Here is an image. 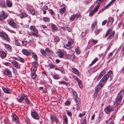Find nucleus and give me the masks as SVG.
I'll return each mask as SVG.
<instances>
[{
  "instance_id": "nucleus-1",
  "label": "nucleus",
  "mask_w": 124,
  "mask_h": 124,
  "mask_svg": "<svg viewBox=\"0 0 124 124\" xmlns=\"http://www.w3.org/2000/svg\"><path fill=\"white\" fill-rule=\"evenodd\" d=\"M124 95V94H122L121 92H120L119 93L118 96L116 97L114 102V105L115 108H118L120 107Z\"/></svg>"
},
{
  "instance_id": "nucleus-56",
  "label": "nucleus",
  "mask_w": 124,
  "mask_h": 124,
  "mask_svg": "<svg viewBox=\"0 0 124 124\" xmlns=\"http://www.w3.org/2000/svg\"><path fill=\"white\" fill-rule=\"evenodd\" d=\"M13 72L15 74H17V70L15 68H13Z\"/></svg>"
},
{
  "instance_id": "nucleus-19",
  "label": "nucleus",
  "mask_w": 124,
  "mask_h": 124,
  "mask_svg": "<svg viewBox=\"0 0 124 124\" xmlns=\"http://www.w3.org/2000/svg\"><path fill=\"white\" fill-rule=\"evenodd\" d=\"M63 124H68V119L66 116H63Z\"/></svg>"
},
{
  "instance_id": "nucleus-57",
  "label": "nucleus",
  "mask_w": 124,
  "mask_h": 124,
  "mask_svg": "<svg viewBox=\"0 0 124 124\" xmlns=\"http://www.w3.org/2000/svg\"><path fill=\"white\" fill-rule=\"evenodd\" d=\"M24 99L25 102L27 104H29V101L26 97L24 98Z\"/></svg>"
},
{
  "instance_id": "nucleus-11",
  "label": "nucleus",
  "mask_w": 124,
  "mask_h": 124,
  "mask_svg": "<svg viewBox=\"0 0 124 124\" xmlns=\"http://www.w3.org/2000/svg\"><path fill=\"white\" fill-rule=\"evenodd\" d=\"M104 85L103 84H102V83L100 82L97 86L95 87V90L96 91H98V92L101 88Z\"/></svg>"
},
{
  "instance_id": "nucleus-33",
  "label": "nucleus",
  "mask_w": 124,
  "mask_h": 124,
  "mask_svg": "<svg viewBox=\"0 0 124 124\" xmlns=\"http://www.w3.org/2000/svg\"><path fill=\"white\" fill-rule=\"evenodd\" d=\"M52 76L54 79H59V76L57 75L52 74Z\"/></svg>"
},
{
  "instance_id": "nucleus-61",
  "label": "nucleus",
  "mask_w": 124,
  "mask_h": 124,
  "mask_svg": "<svg viewBox=\"0 0 124 124\" xmlns=\"http://www.w3.org/2000/svg\"><path fill=\"white\" fill-rule=\"evenodd\" d=\"M50 11V13L51 15H54V12L53 11L52 9H50L49 10H48Z\"/></svg>"
},
{
  "instance_id": "nucleus-54",
  "label": "nucleus",
  "mask_w": 124,
  "mask_h": 124,
  "mask_svg": "<svg viewBox=\"0 0 124 124\" xmlns=\"http://www.w3.org/2000/svg\"><path fill=\"white\" fill-rule=\"evenodd\" d=\"M75 15V18L76 17L77 18H81V15L79 14H76Z\"/></svg>"
},
{
  "instance_id": "nucleus-5",
  "label": "nucleus",
  "mask_w": 124,
  "mask_h": 124,
  "mask_svg": "<svg viewBox=\"0 0 124 124\" xmlns=\"http://www.w3.org/2000/svg\"><path fill=\"white\" fill-rule=\"evenodd\" d=\"M12 121L13 122H15L16 124H19L20 121L18 119L17 116L15 114H13Z\"/></svg>"
},
{
  "instance_id": "nucleus-4",
  "label": "nucleus",
  "mask_w": 124,
  "mask_h": 124,
  "mask_svg": "<svg viewBox=\"0 0 124 124\" xmlns=\"http://www.w3.org/2000/svg\"><path fill=\"white\" fill-rule=\"evenodd\" d=\"M100 6L99 4H98L89 13V16H92L95 13L98 11Z\"/></svg>"
},
{
  "instance_id": "nucleus-53",
  "label": "nucleus",
  "mask_w": 124,
  "mask_h": 124,
  "mask_svg": "<svg viewBox=\"0 0 124 124\" xmlns=\"http://www.w3.org/2000/svg\"><path fill=\"white\" fill-rule=\"evenodd\" d=\"M98 93V91L95 90V93L93 95V96L95 97H97Z\"/></svg>"
},
{
  "instance_id": "nucleus-18",
  "label": "nucleus",
  "mask_w": 124,
  "mask_h": 124,
  "mask_svg": "<svg viewBox=\"0 0 124 124\" xmlns=\"http://www.w3.org/2000/svg\"><path fill=\"white\" fill-rule=\"evenodd\" d=\"M106 75H108V78H110L109 80H111L113 78V74L112 72L111 71H110L107 74H106Z\"/></svg>"
},
{
  "instance_id": "nucleus-39",
  "label": "nucleus",
  "mask_w": 124,
  "mask_h": 124,
  "mask_svg": "<svg viewBox=\"0 0 124 124\" xmlns=\"http://www.w3.org/2000/svg\"><path fill=\"white\" fill-rule=\"evenodd\" d=\"M4 46L5 48L8 50H9L10 49L11 47L9 45L5 44Z\"/></svg>"
},
{
  "instance_id": "nucleus-45",
  "label": "nucleus",
  "mask_w": 124,
  "mask_h": 124,
  "mask_svg": "<svg viewBox=\"0 0 124 124\" xmlns=\"http://www.w3.org/2000/svg\"><path fill=\"white\" fill-rule=\"evenodd\" d=\"M101 30L100 29L96 30L94 32L96 35H97L99 33Z\"/></svg>"
},
{
  "instance_id": "nucleus-50",
  "label": "nucleus",
  "mask_w": 124,
  "mask_h": 124,
  "mask_svg": "<svg viewBox=\"0 0 124 124\" xmlns=\"http://www.w3.org/2000/svg\"><path fill=\"white\" fill-rule=\"evenodd\" d=\"M111 5V4L109 2V4L106 5L104 7V9H107Z\"/></svg>"
},
{
  "instance_id": "nucleus-55",
  "label": "nucleus",
  "mask_w": 124,
  "mask_h": 124,
  "mask_svg": "<svg viewBox=\"0 0 124 124\" xmlns=\"http://www.w3.org/2000/svg\"><path fill=\"white\" fill-rule=\"evenodd\" d=\"M85 112H83L82 113H80L79 114V116L80 117H81L82 116L85 115Z\"/></svg>"
},
{
  "instance_id": "nucleus-58",
  "label": "nucleus",
  "mask_w": 124,
  "mask_h": 124,
  "mask_svg": "<svg viewBox=\"0 0 124 124\" xmlns=\"http://www.w3.org/2000/svg\"><path fill=\"white\" fill-rule=\"evenodd\" d=\"M67 115L70 116H71L72 115V113L70 111H67Z\"/></svg>"
},
{
  "instance_id": "nucleus-40",
  "label": "nucleus",
  "mask_w": 124,
  "mask_h": 124,
  "mask_svg": "<svg viewBox=\"0 0 124 124\" xmlns=\"http://www.w3.org/2000/svg\"><path fill=\"white\" fill-rule=\"evenodd\" d=\"M43 20L45 22H47L50 20V18L47 17H44Z\"/></svg>"
},
{
  "instance_id": "nucleus-64",
  "label": "nucleus",
  "mask_w": 124,
  "mask_h": 124,
  "mask_svg": "<svg viewBox=\"0 0 124 124\" xmlns=\"http://www.w3.org/2000/svg\"><path fill=\"white\" fill-rule=\"evenodd\" d=\"M87 121L85 119H84L82 122L81 123V124H86Z\"/></svg>"
},
{
  "instance_id": "nucleus-14",
  "label": "nucleus",
  "mask_w": 124,
  "mask_h": 124,
  "mask_svg": "<svg viewBox=\"0 0 124 124\" xmlns=\"http://www.w3.org/2000/svg\"><path fill=\"white\" fill-rule=\"evenodd\" d=\"M52 122L54 121L56 124H58V123H59L58 121V120L54 116H51L50 117Z\"/></svg>"
},
{
  "instance_id": "nucleus-25",
  "label": "nucleus",
  "mask_w": 124,
  "mask_h": 124,
  "mask_svg": "<svg viewBox=\"0 0 124 124\" xmlns=\"http://www.w3.org/2000/svg\"><path fill=\"white\" fill-rule=\"evenodd\" d=\"M72 92L74 95L73 98L75 101L77 100V94L76 91L74 90L72 91Z\"/></svg>"
},
{
  "instance_id": "nucleus-42",
  "label": "nucleus",
  "mask_w": 124,
  "mask_h": 124,
  "mask_svg": "<svg viewBox=\"0 0 124 124\" xmlns=\"http://www.w3.org/2000/svg\"><path fill=\"white\" fill-rule=\"evenodd\" d=\"M65 9L64 7L61 8L60 10V13L62 14H63L65 12Z\"/></svg>"
},
{
  "instance_id": "nucleus-59",
  "label": "nucleus",
  "mask_w": 124,
  "mask_h": 124,
  "mask_svg": "<svg viewBox=\"0 0 124 124\" xmlns=\"http://www.w3.org/2000/svg\"><path fill=\"white\" fill-rule=\"evenodd\" d=\"M22 43L23 44V46H26L27 44V42L25 41H22Z\"/></svg>"
},
{
  "instance_id": "nucleus-26",
  "label": "nucleus",
  "mask_w": 124,
  "mask_h": 124,
  "mask_svg": "<svg viewBox=\"0 0 124 124\" xmlns=\"http://www.w3.org/2000/svg\"><path fill=\"white\" fill-rule=\"evenodd\" d=\"M71 45V43L70 42H68L66 44L65 46H64V47L66 49H68V48L67 47H69L68 49H70V46Z\"/></svg>"
},
{
  "instance_id": "nucleus-20",
  "label": "nucleus",
  "mask_w": 124,
  "mask_h": 124,
  "mask_svg": "<svg viewBox=\"0 0 124 124\" xmlns=\"http://www.w3.org/2000/svg\"><path fill=\"white\" fill-rule=\"evenodd\" d=\"M30 29L31 30L33 31L36 33H38V31L37 29L34 26L31 25L30 27Z\"/></svg>"
},
{
  "instance_id": "nucleus-34",
  "label": "nucleus",
  "mask_w": 124,
  "mask_h": 124,
  "mask_svg": "<svg viewBox=\"0 0 124 124\" xmlns=\"http://www.w3.org/2000/svg\"><path fill=\"white\" fill-rule=\"evenodd\" d=\"M114 21V19L113 18L111 17L109 18V20L108 22V24H109L110 25H111Z\"/></svg>"
},
{
  "instance_id": "nucleus-28",
  "label": "nucleus",
  "mask_w": 124,
  "mask_h": 124,
  "mask_svg": "<svg viewBox=\"0 0 124 124\" xmlns=\"http://www.w3.org/2000/svg\"><path fill=\"white\" fill-rule=\"evenodd\" d=\"M37 68V67L34 66H32L31 69V72H35L36 71Z\"/></svg>"
},
{
  "instance_id": "nucleus-23",
  "label": "nucleus",
  "mask_w": 124,
  "mask_h": 124,
  "mask_svg": "<svg viewBox=\"0 0 124 124\" xmlns=\"http://www.w3.org/2000/svg\"><path fill=\"white\" fill-rule=\"evenodd\" d=\"M115 114L114 113L112 114V116L108 119V121H110L111 120V122H113V121L115 118Z\"/></svg>"
},
{
  "instance_id": "nucleus-7",
  "label": "nucleus",
  "mask_w": 124,
  "mask_h": 124,
  "mask_svg": "<svg viewBox=\"0 0 124 124\" xmlns=\"http://www.w3.org/2000/svg\"><path fill=\"white\" fill-rule=\"evenodd\" d=\"M66 55L67 56V58L73 60L74 59V54L71 52H66Z\"/></svg>"
},
{
  "instance_id": "nucleus-37",
  "label": "nucleus",
  "mask_w": 124,
  "mask_h": 124,
  "mask_svg": "<svg viewBox=\"0 0 124 124\" xmlns=\"http://www.w3.org/2000/svg\"><path fill=\"white\" fill-rule=\"evenodd\" d=\"M19 16L20 17L22 18L26 16L27 15L25 13H22Z\"/></svg>"
},
{
  "instance_id": "nucleus-13",
  "label": "nucleus",
  "mask_w": 124,
  "mask_h": 124,
  "mask_svg": "<svg viewBox=\"0 0 124 124\" xmlns=\"http://www.w3.org/2000/svg\"><path fill=\"white\" fill-rule=\"evenodd\" d=\"M7 54L6 52L4 51H0V56L2 59L5 57L6 56Z\"/></svg>"
},
{
  "instance_id": "nucleus-8",
  "label": "nucleus",
  "mask_w": 124,
  "mask_h": 124,
  "mask_svg": "<svg viewBox=\"0 0 124 124\" xmlns=\"http://www.w3.org/2000/svg\"><path fill=\"white\" fill-rule=\"evenodd\" d=\"M106 70H107V69L105 68L104 70H103L101 72L100 74L98 76V78H97V81H99L103 76L105 73Z\"/></svg>"
},
{
  "instance_id": "nucleus-3",
  "label": "nucleus",
  "mask_w": 124,
  "mask_h": 124,
  "mask_svg": "<svg viewBox=\"0 0 124 124\" xmlns=\"http://www.w3.org/2000/svg\"><path fill=\"white\" fill-rule=\"evenodd\" d=\"M8 15V13H5L4 11L0 12V21L6 18Z\"/></svg>"
},
{
  "instance_id": "nucleus-38",
  "label": "nucleus",
  "mask_w": 124,
  "mask_h": 124,
  "mask_svg": "<svg viewBox=\"0 0 124 124\" xmlns=\"http://www.w3.org/2000/svg\"><path fill=\"white\" fill-rule=\"evenodd\" d=\"M58 55L60 57L62 58L64 54L62 52H60L58 53Z\"/></svg>"
},
{
  "instance_id": "nucleus-31",
  "label": "nucleus",
  "mask_w": 124,
  "mask_h": 124,
  "mask_svg": "<svg viewBox=\"0 0 124 124\" xmlns=\"http://www.w3.org/2000/svg\"><path fill=\"white\" fill-rule=\"evenodd\" d=\"M40 52L44 56H46L47 54L46 52L43 49H41L40 50Z\"/></svg>"
},
{
  "instance_id": "nucleus-51",
  "label": "nucleus",
  "mask_w": 124,
  "mask_h": 124,
  "mask_svg": "<svg viewBox=\"0 0 124 124\" xmlns=\"http://www.w3.org/2000/svg\"><path fill=\"white\" fill-rule=\"evenodd\" d=\"M96 23V22H94L93 23H92L91 26V28L92 29H94V28L95 26Z\"/></svg>"
},
{
  "instance_id": "nucleus-60",
  "label": "nucleus",
  "mask_w": 124,
  "mask_h": 124,
  "mask_svg": "<svg viewBox=\"0 0 124 124\" xmlns=\"http://www.w3.org/2000/svg\"><path fill=\"white\" fill-rule=\"evenodd\" d=\"M66 29L69 32H70L71 31V29L69 27H66Z\"/></svg>"
},
{
  "instance_id": "nucleus-32",
  "label": "nucleus",
  "mask_w": 124,
  "mask_h": 124,
  "mask_svg": "<svg viewBox=\"0 0 124 124\" xmlns=\"http://www.w3.org/2000/svg\"><path fill=\"white\" fill-rule=\"evenodd\" d=\"M31 78L33 79H34L36 76L37 75L35 72H31Z\"/></svg>"
},
{
  "instance_id": "nucleus-17",
  "label": "nucleus",
  "mask_w": 124,
  "mask_h": 124,
  "mask_svg": "<svg viewBox=\"0 0 124 124\" xmlns=\"http://www.w3.org/2000/svg\"><path fill=\"white\" fill-rule=\"evenodd\" d=\"M22 52L23 54L27 56L30 55L31 54V53L28 51L27 50L25 49H23L22 51Z\"/></svg>"
},
{
  "instance_id": "nucleus-15",
  "label": "nucleus",
  "mask_w": 124,
  "mask_h": 124,
  "mask_svg": "<svg viewBox=\"0 0 124 124\" xmlns=\"http://www.w3.org/2000/svg\"><path fill=\"white\" fill-rule=\"evenodd\" d=\"M2 90L5 93H10V90L9 89L3 86H2Z\"/></svg>"
},
{
  "instance_id": "nucleus-29",
  "label": "nucleus",
  "mask_w": 124,
  "mask_h": 124,
  "mask_svg": "<svg viewBox=\"0 0 124 124\" xmlns=\"http://www.w3.org/2000/svg\"><path fill=\"white\" fill-rule=\"evenodd\" d=\"M109 33V36L108 38H107V39L109 38H111L113 37L115 34V32L114 31H110Z\"/></svg>"
},
{
  "instance_id": "nucleus-2",
  "label": "nucleus",
  "mask_w": 124,
  "mask_h": 124,
  "mask_svg": "<svg viewBox=\"0 0 124 124\" xmlns=\"http://www.w3.org/2000/svg\"><path fill=\"white\" fill-rule=\"evenodd\" d=\"M7 21L8 24L12 27L16 29H17L18 27V25L15 23L14 21L10 20H8Z\"/></svg>"
},
{
  "instance_id": "nucleus-10",
  "label": "nucleus",
  "mask_w": 124,
  "mask_h": 124,
  "mask_svg": "<svg viewBox=\"0 0 124 124\" xmlns=\"http://www.w3.org/2000/svg\"><path fill=\"white\" fill-rule=\"evenodd\" d=\"M108 75H105L104 77L102 78L100 81V82L102 83L104 85L107 81L108 79Z\"/></svg>"
},
{
  "instance_id": "nucleus-27",
  "label": "nucleus",
  "mask_w": 124,
  "mask_h": 124,
  "mask_svg": "<svg viewBox=\"0 0 124 124\" xmlns=\"http://www.w3.org/2000/svg\"><path fill=\"white\" fill-rule=\"evenodd\" d=\"M51 26H52V30L53 31H54L57 30V28L55 25L51 23Z\"/></svg>"
},
{
  "instance_id": "nucleus-6",
  "label": "nucleus",
  "mask_w": 124,
  "mask_h": 124,
  "mask_svg": "<svg viewBox=\"0 0 124 124\" xmlns=\"http://www.w3.org/2000/svg\"><path fill=\"white\" fill-rule=\"evenodd\" d=\"M113 107L110 105L107 106L104 109L105 112L107 114H108L110 112L113 110Z\"/></svg>"
},
{
  "instance_id": "nucleus-30",
  "label": "nucleus",
  "mask_w": 124,
  "mask_h": 124,
  "mask_svg": "<svg viewBox=\"0 0 124 124\" xmlns=\"http://www.w3.org/2000/svg\"><path fill=\"white\" fill-rule=\"evenodd\" d=\"M3 39L7 41H8L9 39V38L8 37V35L6 34L4 37H3Z\"/></svg>"
},
{
  "instance_id": "nucleus-48",
  "label": "nucleus",
  "mask_w": 124,
  "mask_h": 124,
  "mask_svg": "<svg viewBox=\"0 0 124 124\" xmlns=\"http://www.w3.org/2000/svg\"><path fill=\"white\" fill-rule=\"evenodd\" d=\"M54 40L55 42H58L59 41V38L57 36L55 37L54 38Z\"/></svg>"
},
{
  "instance_id": "nucleus-22",
  "label": "nucleus",
  "mask_w": 124,
  "mask_h": 124,
  "mask_svg": "<svg viewBox=\"0 0 124 124\" xmlns=\"http://www.w3.org/2000/svg\"><path fill=\"white\" fill-rule=\"evenodd\" d=\"M25 97L26 96L24 94H23L21 96L20 98L18 100V101L20 103L21 102Z\"/></svg>"
},
{
  "instance_id": "nucleus-44",
  "label": "nucleus",
  "mask_w": 124,
  "mask_h": 124,
  "mask_svg": "<svg viewBox=\"0 0 124 124\" xmlns=\"http://www.w3.org/2000/svg\"><path fill=\"white\" fill-rule=\"evenodd\" d=\"M76 80L79 85L80 84H81V82L80 80L76 76H74Z\"/></svg>"
},
{
  "instance_id": "nucleus-36",
  "label": "nucleus",
  "mask_w": 124,
  "mask_h": 124,
  "mask_svg": "<svg viewBox=\"0 0 124 124\" xmlns=\"http://www.w3.org/2000/svg\"><path fill=\"white\" fill-rule=\"evenodd\" d=\"M32 57H33V58H34L35 60H37L38 57L37 55L35 53H33L32 54Z\"/></svg>"
},
{
  "instance_id": "nucleus-24",
  "label": "nucleus",
  "mask_w": 124,
  "mask_h": 124,
  "mask_svg": "<svg viewBox=\"0 0 124 124\" xmlns=\"http://www.w3.org/2000/svg\"><path fill=\"white\" fill-rule=\"evenodd\" d=\"M71 71L72 72L75 73L76 75H78L79 73L78 70L76 69L71 68Z\"/></svg>"
},
{
  "instance_id": "nucleus-52",
  "label": "nucleus",
  "mask_w": 124,
  "mask_h": 124,
  "mask_svg": "<svg viewBox=\"0 0 124 124\" xmlns=\"http://www.w3.org/2000/svg\"><path fill=\"white\" fill-rule=\"evenodd\" d=\"M20 62L23 63L24 62V60L23 58L21 57H19V60Z\"/></svg>"
},
{
  "instance_id": "nucleus-49",
  "label": "nucleus",
  "mask_w": 124,
  "mask_h": 124,
  "mask_svg": "<svg viewBox=\"0 0 124 124\" xmlns=\"http://www.w3.org/2000/svg\"><path fill=\"white\" fill-rule=\"evenodd\" d=\"M98 60L97 58H95L94 60L90 64V65H92L94 64L95 62L97 61Z\"/></svg>"
},
{
  "instance_id": "nucleus-62",
  "label": "nucleus",
  "mask_w": 124,
  "mask_h": 124,
  "mask_svg": "<svg viewBox=\"0 0 124 124\" xmlns=\"http://www.w3.org/2000/svg\"><path fill=\"white\" fill-rule=\"evenodd\" d=\"M105 9H104V8H102L98 12V14H99L100 13H101V12L103 11Z\"/></svg>"
},
{
  "instance_id": "nucleus-46",
  "label": "nucleus",
  "mask_w": 124,
  "mask_h": 124,
  "mask_svg": "<svg viewBox=\"0 0 124 124\" xmlns=\"http://www.w3.org/2000/svg\"><path fill=\"white\" fill-rule=\"evenodd\" d=\"M75 18V15H71L70 18V19L71 21L73 20Z\"/></svg>"
},
{
  "instance_id": "nucleus-9",
  "label": "nucleus",
  "mask_w": 124,
  "mask_h": 124,
  "mask_svg": "<svg viewBox=\"0 0 124 124\" xmlns=\"http://www.w3.org/2000/svg\"><path fill=\"white\" fill-rule=\"evenodd\" d=\"M32 116L34 119L39 120V116L37 113L35 112H33L31 114Z\"/></svg>"
},
{
  "instance_id": "nucleus-47",
  "label": "nucleus",
  "mask_w": 124,
  "mask_h": 124,
  "mask_svg": "<svg viewBox=\"0 0 124 124\" xmlns=\"http://www.w3.org/2000/svg\"><path fill=\"white\" fill-rule=\"evenodd\" d=\"M35 61L33 62V66H34L37 67L38 65V64L37 62V60H35Z\"/></svg>"
},
{
  "instance_id": "nucleus-21",
  "label": "nucleus",
  "mask_w": 124,
  "mask_h": 124,
  "mask_svg": "<svg viewBox=\"0 0 124 124\" xmlns=\"http://www.w3.org/2000/svg\"><path fill=\"white\" fill-rule=\"evenodd\" d=\"M6 4L7 6L9 7H11L12 5V2L10 0H7Z\"/></svg>"
},
{
  "instance_id": "nucleus-43",
  "label": "nucleus",
  "mask_w": 124,
  "mask_h": 124,
  "mask_svg": "<svg viewBox=\"0 0 124 124\" xmlns=\"http://www.w3.org/2000/svg\"><path fill=\"white\" fill-rule=\"evenodd\" d=\"M59 84H64L67 85L68 84V83L65 81H59Z\"/></svg>"
},
{
  "instance_id": "nucleus-35",
  "label": "nucleus",
  "mask_w": 124,
  "mask_h": 124,
  "mask_svg": "<svg viewBox=\"0 0 124 124\" xmlns=\"http://www.w3.org/2000/svg\"><path fill=\"white\" fill-rule=\"evenodd\" d=\"M6 34L4 32L1 31L0 32V36L3 39Z\"/></svg>"
},
{
  "instance_id": "nucleus-41",
  "label": "nucleus",
  "mask_w": 124,
  "mask_h": 124,
  "mask_svg": "<svg viewBox=\"0 0 124 124\" xmlns=\"http://www.w3.org/2000/svg\"><path fill=\"white\" fill-rule=\"evenodd\" d=\"M112 31V29H109L108 30L105 35V37H106L108 35L110 31Z\"/></svg>"
},
{
  "instance_id": "nucleus-63",
  "label": "nucleus",
  "mask_w": 124,
  "mask_h": 124,
  "mask_svg": "<svg viewBox=\"0 0 124 124\" xmlns=\"http://www.w3.org/2000/svg\"><path fill=\"white\" fill-rule=\"evenodd\" d=\"M4 64L7 66H10L11 65V64L9 62H7L4 63Z\"/></svg>"
},
{
  "instance_id": "nucleus-16",
  "label": "nucleus",
  "mask_w": 124,
  "mask_h": 124,
  "mask_svg": "<svg viewBox=\"0 0 124 124\" xmlns=\"http://www.w3.org/2000/svg\"><path fill=\"white\" fill-rule=\"evenodd\" d=\"M3 73L5 75H9L11 73L10 71L8 69H5L3 71Z\"/></svg>"
},
{
  "instance_id": "nucleus-12",
  "label": "nucleus",
  "mask_w": 124,
  "mask_h": 124,
  "mask_svg": "<svg viewBox=\"0 0 124 124\" xmlns=\"http://www.w3.org/2000/svg\"><path fill=\"white\" fill-rule=\"evenodd\" d=\"M12 63L13 66L17 69H19L20 67V66L19 64L16 61H13L12 62Z\"/></svg>"
}]
</instances>
